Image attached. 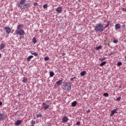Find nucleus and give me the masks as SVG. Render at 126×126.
<instances>
[{
    "instance_id": "nucleus-17",
    "label": "nucleus",
    "mask_w": 126,
    "mask_h": 126,
    "mask_svg": "<svg viewBox=\"0 0 126 126\" xmlns=\"http://www.w3.org/2000/svg\"><path fill=\"white\" fill-rule=\"evenodd\" d=\"M37 42V40L36 39V38L35 37H33L32 38V43L34 44H35Z\"/></svg>"
},
{
    "instance_id": "nucleus-6",
    "label": "nucleus",
    "mask_w": 126,
    "mask_h": 126,
    "mask_svg": "<svg viewBox=\"0 0 126 126\" xmlns=\"http://www.w3.org/2000/svg\"><path fill=\"white\" fill-rule=\"evenodd\" d=\"M4 30L6 31V33L7 34H9L10 32H11V29L10 28L8 27H6L4 28Z\"/></svg>"
},
{
    "instance_id": "nucleus-18",
    "label": "nucleus",
    "mask_w": 126,
    "mask_h": 126,
    "mask_svg": "<svg viewBox=\"0 0 126 126\" xmlns=\"http://www.w3.org/2000/svg\"><path fill=\"white\" fill-rule=\"evenodd\" d=\"M33 57V56H30L27 58V61H28V62H29L30 60L31 59H32Z\"/></svg>"
},
{
    "instance_id": "nucleus-9",
    "label": "nucleus",
    "mask_w": 126,
    "mask_h": 126,
    "mask_svg": "<svg viewBox=\"0 0 126 126\" xmlns=\"http://www.w3.org/2000/svg\"><path fill=\"white\" fill-rule=\"evenodd\" d=\"M63 11V8L61 6L60 7H58L57 9H56V11L59 13H61Z\"/></svg>"
},
{
    "instance_id": "nucleus-13",
    "label": "nucleus",
    "mask_w": 126,
    "mask_h": 126,
    "mask_svg": "<svg viewBox=\"0 0 126 126\" xmlns=\"http://www.w3.org/2000/svg\"><path fill=\"white\" fill-rule=\"evenodd\" d=\"M121 25L120 24H117L116 25H115V28H116V29H119L121 28Z\"/></svg>"
},
{
    "instance_id": "nucleus-27",
    "label": "nucleus",
    "mask_w": 126,
    "mask_h": 126,
    "mask_svg": "<svg viewBox=\"0 0 126 126\" xmlns=\"http://www.w3.org/2000/svg\"><path fill=\"white\" fill-rule=\"evenodd\" d=\"M123 64L122 63V62H118V63H117V65L118 66H121Z\"/></svg>"
},
{
    "instance_id": "nucleus-15",
    "label": "nucleus",
    "mask_w": 126,
    "mask_h": 126,
    "mask_svg": "<svg viewBox=\"0 0 126 126\" xmlns=\"http://www.w3.org/2000/svg\"><path fill=\"white\" fill-rule=\"evenodd\" d=\"M63 80L57 81V84L58 86H60L62 84Z\"/></svg>"
},
{
    "instance_id": "nucleus-2",
    "label": "nucleus",
    "mask_w": 126,
    "mask_h": 126,
    "mask_svg": "<svg viewBox=\"0 0 126 126\" xmlns=\"http://www.w3.org/2000/svg\"><path fill=\"white\" fill-rule=\"evenodd\" d=\"M72 85L70 82H66L63 84V89L65 91H69L71 90Z\"/></svg>"
},
{
    "instance_id": "nucleus-37",
    "label": "nucleus",
    "mask_w": 126,
    "mask_h": 126,
    "mask_svg": "<svg viewBox=\"0 0 126 126\" xmlns=\"http://www.w3.org/2000/svg\"><path fill=\"white\" fill-rule=\"evenodd\" d=\"M122 11L126 12V8L122 9Z\"/></svg>"
},
{
    "instance_id": "nucleus-19",
    "label": "nucleus",
    "mask_w": 126,
    "mask_h": 126,
    "mask_svg": "<svg viewBox=\"0 0 126 126\" xmlns=\"http://www.w3.org/2000/svg\"><path fill=\"white\" fill-rule=\"evenodd\" d=\"M86 74V71H83L81 73V76H84Z\"/></svg>"
},
{
    "instance_id": "nucleus-7",
    "label": "nucleus",
    "mask_w": 126,
    "mask_h": 126,
    "mask_svg": "<svg viewBox=\"0 0 126 126\" xmlns=\"http://www.w3.org/2000/svg\"><path fill=\"white\" fill-rule=\"evenodd\" d=\"M68 121V118L66 116H64L62 119L63 123H67Z\"/></svg>"
},
{
    "instance_id": "nucleus-4",
    "label": "nucleus",
    "mask_w": 126,
    "mask_h": 126,
    "mask_svg": "<svg viewBox=\"0 0 126 126\" xmlns=\"http://www.w3.org/2000/svg\"><path fill=\"white\" fill-rule=\"evenodd\" d=\"M26 2V0H21L20 3L18 4V7H20L21 9H24L28 7V4H25V2Z\"/></svg>"
},
{
    "instance_id": "nucleus-36",
    "label": "nucleus",
    "mask_w": 126,
    "mask_h": 126,
    "mask_svg": "<svg viewBox=\"0 0 126 126\" xmlns=\"http://www.w3.org/2000/svg\"><path fill=\"white\" fill-rule=\"evenodd\" d=\"M37 5H38V3L37 2H35L34 3V5H35V6H37Z\"/></svg>"
},
{
    "instance_id": "nucleus-1",
    "label": "nucleus",
    "mask_w": 126,
    "mask_h": 126,
    "mask_svg": "<svg viewBox=\"0 0 126 126\" xmlns=\"http://www.w3.org/2000/svg\"><path fill=\"white\" fill-rule=\"evenodd\" d=\"M23 27L24 25L23 24L19 25L17 28V30L15 32V35L19 34L20 35L19 37V39H20L24 38V37L23 35L25 34V31L22 30Z\"/></svg>"
},
{
    "instance_id": "nucleus-32",
    "label": "nucleus",
    "mask_w": 126,
    "mask_h": 126,
    "mask_svg": "<svg viewBox=\"0 0 126 126\" xmlns=\"http://www.w3.org/2000/svg\"><path fill=\"white\" fill-rule=\"evenodd\" d=\"M47 7V4H44V5H43V8H44V9L46 8Z\"/></svg>"
},
{
    "instance_id": "nucleus-10",
    "label": "nucleus",
    "mask_w": 126,
    "mask_h": 126,
    "mask_svg": "<svg viewBox=\"0 0 126 126\" xmlns=\"http://www.w3.org/2000/svg\"><path fill=\"white\" fill-rule=\"evenodd\" d=\"M22 123V121L21 120H17L16 122L15 123V126H20L21 124Z\"/></svg>"
},
{
    "instance_id": "nucleus-39",
    "label": "nucleus",
    "mask_w": 126,
    "mask_h": 126,
    "mask_svg": "<svg viewBox=\"0 0 126 126\" xmlns=\"http://www.w3.org/2000/svg\"><path fill=\"white\" fill-rule=\"evenodd\" d=\"M122 27L126 28V25H123V26H122Z\"/></svg>"
},
{
    "instance_id": "nucleus-12",
    "label": "nucleus",
    "mask_w": 126,
    "mask_h": 126,
    "mask_svg": "<svg viewBox=\"0 0 126 126\" xmlns=\"http://www.w3.org/2000/svg\"><path fill=\"white\" fill-rule=\"evenodd\" d=\"M6 46V45L4 43H1L0 45V50H1Z\"/></svg>"
},
{
    "instance_id": "nucleus-5",
    "label": "nucleus",
    "mask_w": 126,
    "mask_h": 126,
    "mask_svg": "<svg viewBox=\"0 0 126 126\" xmlns=\"http://www.w3.org/2000/svg\"><path fill=\"white\" fill-rule=\"evenodd\" d=\"M42 106H43V108L45 111H46L48 108H49L50 105L49 104H46L45 102H43L42 104Z\"/></svg>"
},
{
    "instance_id": "nucleus-3",
    "label": "nucleus",
    "mask_w": 126,
    "mask_h": 126,
    "mask_svg": "<svg viewBox=\"0 0 126 126\" xmlns=\"http://www.w3.org/2000/svg\"><path fill=\"white\" fill-rule=\"evenodd\" d=\"M104 30V26L101 24H98L94 27V30L96 32H102Z\"/></svg>"
},
{
    "instance_id": "nucleus-21",
    "label": "nucleus",
    "mask_w": 126,
    "mask_h": 126,
    "mask_svg": "<svg viewBox=\"0 0 126 126\" xmlns=\"http://www.w3.org/2000/svg\"><path fill=\"white\" fill-rule=\"evenodd\" d=\"M106 63V62H102L100 64V66H103L104 65H105Z\"/></svg>"
},
{
    "instance_id": "nucleus-30",
    "label": "nucleus",
    "mask_w": 126,
    "mask_h": 126,
    "mask_svg": "<svg viewBox=\"0 0 126 126\" xmlns=\"http://www.w3.org/2000/svg\"><path fill=\"white\" fill-rule=\"evenodd\" d=\"M101 48H102V46H101L97 47H96V50H98L99 49H101Z\"/></svg>"
},
{
    "instance_id": "nucleus-25",
    "label": "nucleus",
    "mask_w": 126,
    "mask_h": 126,
    "mask_svg": "<svg viewBox=\"0 0 126 126\" xmlns=\"http://www.w3.org/2000/svg\"><path fill=\"white\" fill-rule=\"evenodd\" d=\"M27 78H24V79L23 80V82L24 83H26V82H27Z\"/></svg>"
},
{
    "instance_id": "nucleus-11",
    "label": "nucleus",
    "mask_w": 126,
    "mask_h": 126,
    "mask_svg": "<svg viewBox=\"0 0 126 126\" xmlns=\"http://www.w3.org/2000/svg\"><path fill=\"white\" fill-rule=\"evenodd\" d=\"M117 113V109H115V110L111 111V114L110 115V117H113L114 116V114H116Z\"/></svg>"
},
{
    "instance_id": "nucleus-34",
    "label": "nucleus",
    "mask_w": 126,
    "mask_h": 126,
    "mask_svg": "<svg viewBox=\"0 0 126 126\" xmlns=\"http://www.w3.org/2000/svg\"><path fill=\"white\" fill-rule=\"evenodd\" d=\"M76 125H77V126H80V125H81L80 122H78L76 123Z\"/></svg>"
},
{
    "instance_id": "nucleus-16",
    "label": "nucleus",
    "mask_w": 126,
    "mask_h": 126,
    "mask_svg": "<svg viewBox=\"0 0 126 126\" xmlns=\"http://www.w3.org/2000/svg\"><path fill=\"white\" fill-rule=\"evenodd\" d=\"M74 79H75V76L73 78H70L71 84V83L73 84L74 83Z\"/></svg>"
},
{
    "instance_id": "nucleus-31",
    "label": "nucleus",
    "mask_w": 126,
    "mask_h": 126,
    "mask_svg": "<svg viewBox=\"0 0 126 126\" xmlns=\"http://www.w3.org/2000/svg\"><path fill=\"white\" fill-rule=\"evenodd\" d=\"M44 60H45V61H47L49 60V57H46V58H44Z\"/></svg>"
},
{
    "instance_id": "nucleus-29",
    "label": "nucleus",
    "mask_w": 126,
    "mask_h": 126,
    "mask_svg": "<svg viewBox=\"0 0 126 126\" xmlns=\"http://www.w3.org/2000/svg\"><path fill=\"white\" fill-rule=\"evenodd\" d=\"M109 23H110V22H108L107 25L105 26V28H107L109 27Z\"/></svg>"
},
{
    "instance_id": "nucleus-14",
    "label": "nucleus",
    "mask_w": 126,
    "mask_h": 126,
    "mask_svg": "<svg viewBox=\"0 0 126 126\" xmlns=\"http://www.w3.org/2000/svg\"><path fill=\"white\" fill-rule=\"evenodd\" d=\"M77 104V101H74L73 102H72V107H75Z\"/></svg>"
},
{
    "instance_id": "nucleus-33",
    "label": "nucleus",
    "mask_w": 126,
    "mask_h": 126,
    "mask_svg": "<svg viewBox=\"0 0 126 126\" xmlns=\"http://www.w3.org/2000/svg\"><path fill=\"white\" fill-rule=\"evenodd\" d=\"M108 95H109V94L108 93H104V95L105 96H108Z\"/></svg>"
},
{
    "instance_id": "nucleus-42",
    "label": "nucleus",
    "mask_w": 126,
    "mask_h": 126,
    "mask_svg": "<svg viewBox=\"0 0 126 126\" xmlns=\"http://www.w3.org/2000/svg\"><path fill=\"white\" fill-rule=\"evenodd\" d=\"M1 57V54H0V58Z\"/></svg>"
},
{
    "instance_id": "nucleus-20",
    "label": "nucleus",
    "mask_w": 126,
    "mask_h": 126,
    "mask_svg": "<svg viewBox=\"0 0 126 126\" xmlns=\"http://www.w3.org/2000/svg\"><path fill=\"white\" fill-rule=\"evenodd\" d=\"M106 59V58H105V57H103V58H100L99 60L101 62H103V61H104Z\"/></svg>"
},
{
    "instance_id": "nucleus-44",
    "label": "nucleus",
    "mask_w": 126,
    "mask_h": 126,
    "mask_svg": "<svg viewBox=\"0 0 126 126\" xmlns=\"http://www.w3.org/2000/svg\"><path fill=\"white\" fill-rule=\"evenodd\" d=\"M125 59H126V56H125Z\"/></svg>"
},
{
    "instance_id": "nucleus-26",
    "label": "nucleus",
    "mask_w": 126,
    "mask_h": 126,
    "mask_svg": "<svg viewBox=\"0 0 126 126\" xmlns=\"http://www.w3.org/2000/svg\"><path fill=\"white\" fill-rule=\"evenodd\" d=\"M121 99V97L119 96V97H117V98H116V100L117 101H118V102H119L120 101Z\"/></svg>"
},
{
    "instance_id": "nucleus-41",
    "label": "nucleus",
    "mask_w": 126,
    "mask_h": 126,
    "mask_svg": "<svg viewBox=\"0 0 126 126\" xmlns=\"http://www.w3.org/2000/svg\"><path fill=\"white\" fill-rule=\"evenodd\" d=\"M65 55V54L64 53H63V54H62V55L63 56H64Z\"/></svg>"
},
{
    "instance_id": "nucleus-28",
    "label": "nucleus",
    "mask_w": 126,
    "mask_h": 126,
    "mask_svg": "<svg viewBox=\"0 0 126 126\" xmlns=\"http://www.w3.org/2000/svg\"><path fill=\"white\" fill-rule=\"evenodd\" d=\"M32 125H35V122L33 120H32L31 122Z\"/></svg>"
},
{
    "instance_id": "nucleus-43",
    "label": "nucleus",
    "mask_w": 126,
    "mask_h": 126,
    "mask_svg": "<svg viewBox=\"0 0 126 126\" xmlns=\"http://www.w3.org/2000/svg\"><path fill=\"white\" fill-rule=\"evenodd\" d=\"M31 126H34V125H32Z\"/></svg>"
},
{
    "instance_id": "nucleus-40",
    "label": "nucleus",
    "mask_w": 126,
    "mask_h": 126,
    "mask_svg": "<svg viewBox=\"0 0 126 126\" xmlns=\"http://www.w3.org/2000/svg\"><path fill=\"white\" fill-rule=\"evenodd\" d=\"M1 105H2V103L1 101H0V106H1Z\"/></svg>"
},
{
    "instance_id": "nucleus-23",
    "label": "nucleus",
    "mask_w": 126,
    "mask_h": 126,
    "mask_svg": "<svg viewBox=\"0 0 126 126\" xmlns=\"http://www.w3.org/2000/svg\"><path fill=\"white\" fill-rule=\"evenodd\" d=\"M41 117H42V115H41L40 113H39L36 116L37 118H41Z\"/></svg>"
},
{
    "instance_id": "nucleus-38",
    "label": "nucleus",
    "mask_w": 126,
    "mask_h": 126,
    "mask_svg": "<svg viewBox=\"0 0 126 126\" xmlns=\"http://www.w3.org/2000/svg\"><path fill=\"white\" fill-rule=\"evenodd\" d=\"M87 113H91V110L90 109L87 111Z\"/></svg>"
},
{
    "instance_id": "nucleus-24",
    "label": "nucleus",
    "mask_w": 126,
    "mask_h": 126,
    "mask_svg": "<svg viewBox=\"0 0 126 126\" xmlns=\"http://www.w3.org/2000/svg\"><path fill=\"white\" fill-rule=\"evenodd\" d=\"M31 53L32 55H33L35 56H37V55H38V54H37L36 52L32 53V52H31Z\"/></svg>"
},
{
    "instance_id": "nucleus-22",
    "label": "nucleus",
    "mask_w": 126,
    "mask_h": 126,
    "mask_svg": "<svg viewBox=\"0 0 126 126\" xmlns=\"http://www.w3.org/2000/svg\"><path fill=\"white\" fill-rule=\"evenodd\" d=\"M54 75V72L52 71L50 72V77H53Z\"/></svg>"
},
{
    "instance_id": "nucleus-8",
    "label": "nucleus",
    "mask_w": 126,
    "mask_h": 126,
    "mask_svg": "<svg viewBox=\"0 0 126 126\" xmlns=\"http://www.w3.org/2000/svg\"><path fill=\"white\" fill-rule=\"evenodd\" d=\"M5 115L1 113L0 114V121H3L5 118Z\"/></svg>"
},
{
    "instance_id": "nucleus-46",
    "label": "nucleus",
    "mask_w": 126,
    "mask_h": 126,
    "mask_svg": "<svg viewBox=\"0 0 126 126\" xmlns=\"http://www.w3.org/2000/svg\"><path fill=\"white\" fill-rule=\"evenodd\" d=\"M34 119H35V118L34 117Z\"/></svg>"
},
{
    "instance_id": "nucleus-35",
    "label": "nucleus",
    "mask_w": 126,
    "mask_h": 126,
    "mask_svg": "<svg viewBox=\"0 0 126 126\" xmlns=\"http://www.w3.org/2000/svg\"><path fill=\"white\" fill-rule=\"evenodd\" d=\"M113 42H114V43H117L118 40H114Z\"/></svg>"
},
{
    "instance_id": "nucleus-45",
    "label": "nucleus",
    "mask_w": 126,
    "mask_h": 126,
    "mask_svg": "<svg viewBox=\"0 0 126 126\" xmlns=\"http://www.w3.org/2000/svg\"><path fill=\"white\" fill-rule=\"evenodd\" d=\"M112 54H111L110 55H111Z\"/></svg>"
}]
</instances>
